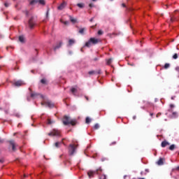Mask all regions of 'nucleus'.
Masks as SVG:
<instances>
[{"label":"nucleus","mask_w":179,"mask_h":179,"mask_svg":"<svg viewBox=\"0 0 179 179\" xmlns=\"http://www.w3.org/2000/svg\"><path fill=\"white\" fill-rule=\"evenodd\" d=\"M127 177V175L124 176V179H126Z\"/></svg>","instance_id":"6e6d98bb"},{"label":"nucleus","mask_w":179,"mask_h":179,"mask_svg":"<svg viewBox=\"0 0 179 179\" xmlns=\"http://www.w3.org/2000/svg\"><path fill=\"white\" fill-rule=\"evenodd\" d=\"M76 150V148H75L73 144H70V145H69V155H70V156H73Z\"/></svg>","instance_id":"39448f33"},{"label":"nucleus","mask_w":179,"mask_h":179,"mask_svg":"<svg viewBox=\"0 0 179 179\" xmlns=\"http://www.w3.org/2000/svg\"><path fill=\"white\" fill-rule=\"evenodd\" d=\"M77 6L80 8H85V3H77Z\"/></svg>","instance_id":"5701e85b"},{"label":"nucleus","mask_w":179,"mask_h":179,"mask_svg":"<svg viewBox=\"0 0 179 179\" xmlns=\"http://www.w3.org/2000/svg\"><path fill=\"white\" fill-rule=\"evenodd\" d=\"M24 13L26 14L27 16L29 15V11L28 10L24 11Z\"/></svg>","instance_id":"37998d69"},{"label":"nucleus","mask_w":179,"mask_h":179,"mask_svg":"<svg viewBox=\"0 0 179 179\" xmlns=\"http://www.w3.org/2000/svg\"><path fill=\"white\" fill-rule=\"evenodd\" d=\"M65 25H67V24H69V22H67V21H66V22H63Z\"/></svg>","instance_id":"49530a36"},{"label":"nucleus","mask_w":179,"mask_h":179,"mask_svg":"<svg viewBox=\"0 0 179 179\" xmlns=\"http://www.w3.org/2000/svg\"><path fill=\"white\" fill-rule=\"evenodd\" d=\"M66 1H63L62 3H61L58 7L57 9L59 10H62V9H64L65 7H66Z\"/></svg>","instance_id":"9b49d317"},{"label":"nucleus","mask_w":179,"mask_h":179,"mask_svg":"<svg viewBox=\"0 0 179 179\" xmlns=\"http://www.w3.org/2000/svg\"><path fill=\"white\" fill-rule=\"evenodd\" d=\"M150 117H152L154 115V113H150Z\"/></svg>","instance_id":"bf43d9fd"},{"label":"nucleus","mask_w":179,"mask_h":179,"mask_svg":"<svg viewBox=\"0 0 179 179\" xmlns=\"http://www.w3.org/2000/svg\"><path fill=\"white\" fill-rule=\"evenodd\" d=\"M111 62H112L111 59H107V65H110L111 64Z\"/></svg>","instance_id":"473e14b6"},{"label":"nucleus","mask_w":179,"mask_h":179,"mask_svg":"<svg viewBox=\"0 0 179 179\" xmlns=\"http://www.w3.org/2000/svg\"><path fill=\"white\" fill-rule=\"evenodd\" d=\"M38 96V93H36V92L31 94V97L32 99H35V98H36V96Z\"/></svg>","instance_id":"b1692460"},{"label":"nucleus","mask_w":179,"mask_h":179,"mask_svg":"<svg viewBox=\"0 0 179 179\" xmlns=\"http://www.w3.org/2000/svg\"><path fill=\"white\" fill-rule=\"evenodd\" d=\"M101 173H103V169L101 168H99L94 171H90L87 172V176H89V178H93L94 174L100 175Z\"/></svg>","instance_id":"f03ea898"},{"label":"nucleus","mask_w":179,"mask_h":179,"mask_svg":"<svg viewBox=\"0 0 179 179\" xmlns=\"http://www.w3.org/2000/svg\"><path fill=\"white\" fill-rule=\"evenodd\" d=\"M160 115H162V113H158L157 114V118H158Z\"/></svg>","instance_id":"a19ab883"},{"label":"nucleus","mask_w":179,"mask_h":179,"mask_svg":"<svg viewBox=\"0 0 179 179\" xmlns=\"http://www.w3.org/2000/svg\"><path fill=\"white\" fill-rule=\"evenodd\" d=\"M176 145L175 144H172L169 148V150H171V151H173L174 149H176Z\"/></svg>","instance_id":"4be33fe9"},{"label":"nucleus","mask_w":179,"mask_h":179,"mask_svg":"<svg viewBox=\"0 0 179 179\" xmlns=\"http://www.w3.org/2000/svg\"><path fill=\"white\" fill-rule=\"evenodd\" d=\"M94 62L99 61V57H95V58H94Z\"/></svg>","instance_id":"79ce46f5"},{"label":"nucleus","mask_w":179,"mask_h":179,"mask_svg":"<svg viewBox=\"0 0 179 179\" xmlns=\"http://www.w3.org/2000/svg\"><path fill=\"white\" fill-rule=\"evenodd\" d=\"M176 20V18H173V17L170 18V22H173Z\"/></svg>","instance_id":"e433bc0d"},{"label":"nucleus","mask_w":179,"mask_h":179,"mask_svg":"<svg viewBox=\"0 0 179 179\" xmlns=\"http://www.w3.org/2000/svg\"><path fill=\"white\" fill-rule=\"evenodd\" d=\"M93 21H94V17L90 18V22H92Z\"/></svg>","instance_id":"8fccbe9b"},{"label":"nucleus","mask_w":179,"mask_h":179,"mask_svg":"<svg viewBox=\"0 0 179 179\" xmlns=\"http://www.w3.org/2000/svg\"><path fill=\"white\" fill-rule=\"evenodd\" d=\"M62 143H63V141L61 142H57V143H54V147H55L56 148H60V146L62 145Z\"/></svg>","instance_id":"2eb2a0df"},{"label":"nucleus","mask_w":179,"mask_h":179,"mask_svg":"<svg viewBox=\"0 0 179 179\" xmlns=\"http://www.w3.org/2000/svg\"><path fill=\"white\" fill-rule=\"evenodd\" d=\"M147 175V173L141 172V176H145Z\"/></svg>","instance_id":"ea45409f"},{"label":"nucleus","mask_w":179,"mask_h":179,"mask_svg":"<svg viewBox=\"0 0 179 179\" xmlns=\"http://www.w3.org/2000/svg\"><path fill=\"white\" fill-rule=\"evenodd\" d=\"M94 128L95 130H98L99 128V125L98 123L95 124L94 126Z\"/></svg>","instance_id":"cd10ccee"},{"label":"nucleus","mask_w":179,"mask_h":179,"mask_svg":"<svg viewBox=\"0 0 179 179\" xmlns=\"http://www.w3.org/2000/svg\"><path fill=\"white\" fill-rule=\"evenodd\" d=\"M173 59H177L178 58V55L177 53H175L174 55L173 56Z\"/></svg>","instance_id":"7c9ffc66"},{"label":"nucleus","mask_w":179,"mask_h":179,"mask_svg":"<svg viewBox=\"0 0 179 179\" xmlns=\"http://www.w3.org/2000/svg\"><path fill=\"white\" fill-rule=\"evenodd\" d=\"M176 71L179 73V67L176 68Z\"/></svg>","instance_id":"4d7b16f0"},{"label":"nucleus","mask_w":179,"mask_h":179,"mask_svg":"<svg viewBox=\"0 0 179 179\" xmlns=\"http://www.w3.org/2000/svg\"><path fill=\"white\" fill-rule=\"evenodd\" d=\"M176 171H179V166H177V168H176Z\"/></svg>","instance_id":"052dcab7"},{"label":"nucleus","mask_w":179,"mask_h":179,"mask_svg":"<svg viewBox=\"0 0 179 179\" xmlns=\"http://www.w3.org/2000/svg\"><path fill=\"white\" fill-rule=\"evenodd\" d=\"M94 27H95V26H92V29H94Z\"/></svg>","instance_id":"69168bd1"},{"label":"nucleus","mask_w":179,"mask_h":179,"mask_svg":"<svg viewBox=\"0 0 179 179\" xmlns=\"http://www.w3.org/2000/svg\"><path fill=\"white\" fill-rule=\"evenodd\" d=\"M48 135L49 136H60V132L59 131L57 130V129H53L52 131H51V132H49L48 134Z\"/></svg>","instance_id":"423d86ee"},{"label":"nucleus","mask_w":179,"mask_h":179,"mask_svg":"<svg viewBox=\"0 0 179 179\" xmlns=\"http://www.w3.org/2000/svg\"><path fill=\"white\" fill-rule=\"evenodd\" d=\"M7 143L8 145L9 148H12L13 152L16 151L17 145L13 140H10V141H7Z\"/></svg>","instance_id":"20e7f679"},{"label":"nucleus","mask_w":179,"mask_h":179,"mask_svg":"<svg viewBox=\"0 0 179 179\" xmlns=\"http://www.w3.org/2000/svg\"><path fill=\"white\" fill-rule=\"evenodd\" d=\"M116 144H117L116 141H113V142H112V143L110 144V146H113V145H115Z\"/></svg>","instance_id":"c9c22d12"},{"label":"nucleus","mask_w":179,"mask_h":179,"mask_svg":"<svg viewBox=\"0 0 179 179\" xmlns=\"http://www.w3.org/2000/svg\"><path fill=\"white\" fill-rule=\"evenodd\" d=\"M88 73H89L90 76L101 75V70H98V71H90Z\"/></svg>","instance_id":"1a4fd4ad"},{"label":"nucleus","mask_w":179,"mask_h":179,"mask_svg":"<svg viewBox=\"0 0 179 179\" xmlns=\"http://www.w3.org/2000/svg\"><path fill=\"white\" fill-rule=\"evenodd\" d=\"M90 148H91V146H90V145H88V146L87 147V149L85 150V154H86V152H87V149H90Z\"/></svg>","instance_id":"58836bf2"},{"label":"nucleus","mask_w":179,"mask_h":179,"mask_svg":"<svg viewBox=\"0 0 179 179\" xmlns=\"http://www.w3.org/2000/svg\"><path fill=\"white\" fill-rule=\"evenodd\" d=\"M5 7L8 8L9 6H10V3H4Z\"/></svg>","instance_id":"4c0bfd02"},{"label":"nucleus","mask_w":179,"mask_h":179,"mask_svg":"<svg viewBox=\"0 0 179 179\" xmlns=\"http://www.w3.org/2000/svg\"><path fill=\"white\" fill-rule=\"evenodd\" d=\"M63 124H64L65 126L67 125H72V126H75L76 124V120H70V117L67 115H65L63 117V120H62Z\"/></svg>","instance_id":"f257e3e1"},{"label":"nucleus","mask_w":179,"mask_h":179,"mask_svg":"<svg viewBox=\"0 0 179 179\" xmlns=\"http://www.w3.org/2000/svg\"><path fill=\"white\" fill-rule=\"evenodd\" d=\"M52 123H55V121H52L50 119H48V124L49 125L52 124Z\"/></svg>","instance_id":"c85d7f7f"},{"label":"nucleus","mask_w":179,"mask_h":179,"mask_svg":"<svg viewBox=\"0 0 179 179\" xmlns=\"http://www.w3.org/2000/svg\"><path fill=\"white\" fill-rule=\"evenodd\" d=\"M89 6L90 8H93V3H90Z\"/></svg>","instance_id":"09e8293b"},{"label":"nucleus","mask_w":179,"mask_h":179,"mask_svg":"<svg viewBox=\"0 0 179 179\" xmlns=\"http://www.w3.org/2000/svg\"><path fill=\"white\" fill-rule=\"evenodd\" d=\"M4 162V159H0V163L3 164Z\"/></svg>","instance_id":"c03bdc74"},{"label":"nucleus","mask_w":179,"mask_h":179,"mask_svg":"<svg viewBox=\"0 0 179 179\" xmlns=\"http://www.w3.org/2000/svg\"><path fill=\"white\" fill-rule=\"evenodd\" d=\"M89 42H90L91 43H92L94 45H96V44L99 43V39H96L94 38H90V40H89Z\"/></svg>","instance_id":"9d476101"},{"label":"nucleus","mask_w":179,"mask_h":179,"mask_svg":"<svg viewBox=\"0 0 179 179\" xmlns=\"http://www.w3.org/2000/svg\"><path fill=\"white\" fill-rule=\"evenodd\" d=\"M80 51L83 52V48L80 49Z\"/></svg>","instance_id":"0e129e2a"},{"label":"nucleus","mask_w":179,"mask_h":179,"mask_svg":"<svg viewBox=\"0 0 179 179\" xmlns=\"http://www.w3.org/2000/svg\"><path fill=\"white\" fill-rule=\"evenodd\" d=\"M70 21L72 23H76V19L72 17L71 16H70Z\"/></svg>","instance_id":"a878e982"},{"label":"nucleus","mask_w":179,"mask_h":179,"mask_svg":"<svg viewBox=\"0 0 179 179\" xmlns=\"http://www.w3.org/2000/svg\"><path fill=\"white\" fill-rule=\"evenodd\" d=\"M133 119H134V120H136V116H134V117H133Z\"/></svg>","instance_id":"e2e57ef3"},{"label":"nucleus","mask_w":179,"mask_h":179,"mask_svg":"<svg viewBox=\"0 0 179 179\" xmlns=\"http://www.w3.org/2000/svg\"><path fill=\"white\" fill-rule=\"evenodd\" d=\"M169 66H170V64H169V63H166V64H164V69H169Z\"/></svg>","instance_id":"c756f323"},{"label":"nucleus","mask_w":179,"mask_h":179,"mask_svg":"<svg viewBox=\"0 0 179 179\" xmlns=\"http://www.w3.org/2000/svg\"><path fill=\"white\" fill-rule=\"evenodd\" d=\"M68 43H69L68 45L69 47H71V46H72L73 45L75 44V40L74 39H70V40H69Z\"/></svg>","instance_id":"dca6fc26"},{"label":"nucleus","mask_w":179,"mask_h":179,"mask_svg":"<svg viewBox=\"0 0 179 179\" xmlns=\"http://www.w3.org/2000/svg\"><path fill=\"white\" fill-rule=\"evenodd\" d=\"M99 179H106V175H102V176H99Z\"/></svg>","instance_id":"72a5a7b5"},{"label":"nucleus","mask_w":179,"mask_h":179,"mask_svg":"<svg viewBox=\"0 0 179 179\" xmlns=\"http://www.w3.org/2000/svg\"><path fill=\"white\" fill-rule=\"evenodd\" d=\"M38 4L41 5V6H45L46 4V2L45 0H39Z\"/></svg>","instance_id":"6ab92c4d"},{"label":"nucleus","mask_w":179,"mask_h":179,"mask_svg":"<svg viewBox=\"0 0 179 179\" xmlns=\"http://www.w3.org/2000/svg\"><path fill=\"white\" fill-rule=\"evenodd\" d=\"M24 82L22 80H17V81H14L13 83V85H14V87H21L22 85H24Z\"/></svg>","instance_id":"6e6552de"},{"label":"nucleus","mask_w":179,"mask_h":179,"mask_svg":"<svg viewBox=\"0 0 179 179\" xmlns=\"http://www.w3.org/2000/svg\"><path fill=\"white\" fill-rule=\"evenodd\" d=\"M175 98H176V96H172L171 100H174Z\"/></svg>","instance_id":"13d9d810"},{"label":"nucleus","mask_w":179,"mask_h":179,"mask_svg":"<svg viewBox=\"0 0 179 179\" xmlns=\"http://www.w3.org/2000/svg\"><path fill=\"white\" fill-rule=\"evenodd\" d=\"M145 173H149V169H145Z\"/></svg>","instance_id":"3c124183"},{"label":"nucleus","mask_w":179,"mask_h":179,"mask_svg":"<svg viewBox=\"0 0 179 179\" xmlns=\"http://www.w3.org/2000/svg\"><path fill=\"white\" fill-rule=\"evenodd\" d=\"M103 32L102 30H99V31L97 32V34H99V36H101L103 35Z\"/></svg>","instance_id":"2f4dec72"},{"label":"nucleus","mask_w":179,"mask_h":179,"mask_svg":"<svg viewBox=\"0 0 179 179\" xmlns=\"http://www.w3.org/2000/svg\"><path fill=\"white\" fill-rule=\"evenodd\" d=\"M41 105L48 106L49 108H55V104L50 101H44V103H41Z\"/></svg>","instance_id":"0eeeda50"},{"label":"nucleus","mask_w":179,"mask_h":179,"mask_svg":"<svg viewBox=\"0 0 179 179\" xmlns=\"http://www.w3.org/2000/svg\"><path fill=\"white\" fill-rule=\"evenodd\" d=\"M38 2H39V0H31V1L29 2V5L33 6V5H34V4L38 3Z\"/></svg>","instance_id":"f3484780"},{"label":"nucleus","mask_w":179,"mask_h":179,"mask_svg":"<svg viewBox=\"0 0 179 179\" xmlns=\"http://www.w3.org/2000/svg\"><path fill=\"white\" fill-rule=\"evenodd\" d=\"M85 31H86L85 28H80L79 30V34L81 35H84Z\"/></svg>","instance_id":"aec40b11"},{"label":"nucleus","mask_w":179,"mask_h":179,"mask_svg":"<svg viewBox=\"0 0 179 179\" xmlns=\"http://www.w3.org/2000/svg\"><path fill=\"white\" fill-rule=\"evenodd\" d=\"M91 43L87 41V42H85V46L87 47V48H90L91 46Z\"/></svg>","instance_id":"bb28decb"},{"label":"nucleus","mask_w":179,"mask_h":179,"mask_svg":"<svg viewBox=\"0 0 179 179\" xmlns=\"http://www.w3.org/2000/svg\"><path fill=\"white\" fill-rule=\"evenodd\" d=\"M85 99H87V101H89V98L87 96H85Z\"/></svg>","instance_id":"5fc2aeb1"},{"label":"nucleus","mask_w":179,"mask_h":179,"mask_svg":"<svg viewBox=\"0 0 179 179\" xmlns=\"http://www.w3.org/2000/svg\"><path fill=\"white\" fill-rule=\"evenodd\" d=\"M164 158H159V159H158V161L157 162V164L158 166H163L164 165Z\"/></svg>","instance_id":"f8f14e48"},{"label":"nucleus","mask_w":179,"mask_h":179,"mask_svg":"<svg viewBox=\"0 0 179 179\" xmlns=\"http://www.w3.org/2000/svg\"><path fill=\"white\" fill-rule=\"evenodd\" d=\"M138 179H144V178H138Z\"/></svg>","instance_id":"338daca9"},{"label":"nucleus","mask_w":179,"mask_h":179,"mask_svg":"<svg viewBox=\"0 0 179 179\" xmlns=\"http://www.w3.org/2000/svg\"><path fill=\"white\" fill-rule=\"evenodd\" d=\"M41 83L43 84V85H48V80H47V78H43L41 80Z\"/></svg>","instance_id":"ddd939ff"},{"label":"nucleus","mask_w":179,"mask_h":179,"mask_svg":"<svg viewBox=\"0 0 179 179\" xmlns=\"http://www.w3.org/2000/svg\"><path fill=\"white\" fill-rule=\"evenodd\" d=\"M122 7L125 8L126 7L125 3H122Z\"/></svg>","instance_id":"603ef678"},{"label":"nucleus","mask_w":179,"mask_h":179,"mask_svg":"<svg viewBox=\"0 0 179 179\" xmlns=\"http://www.w3.org/2000/svg\"><path fill=\"white\" fill-rule=\"evenodd\" d=\"M91 122V119L89 117H87V118H85V124H89Z\"/></svg>","instance_id":"393cba45"},{"label":"nucleus","mask_w":179,"mask_h":179,"mask_svg":"<svg viewBox=\"0 0 179 179\" xmlns=\"http://www.w3.org/2000/svg\"><path fill=\"white\" fill-rule=\"evenodd\" d=\"M36 24V20L35 17H31V18L29 19L28 21V26L29 29H33Z\"/></svg>","instance_id":"7ed1b4c3"},{"label":"nucleus","mask_w":179,"mask_h":179,"mask_svg":"<svg viewBox=\"0 0 179 179\" xmlns=\"http://www.w3.org/2000/svg\"><path fill=\"white\" fill-rule=\"evenodd\" d=\"M170 108H174V105L173 104H170Z\"/></svg>","instance_id":"864d4df0"},{"label":"nucleus","mask_w":179,"mask_h":179,"mask_svg":"<svg viewBox=\"0 0 179 179\" xmlns=\"http://www.w3.org/2000/svg\"><path fill=\"white\" fill-rule=\"evenodd\" d=\"M62 41L59 42V44L56 45L55 48H54V51H56L59 48H62Z\"/></svg>","instance_id":"a211bd4d"},{"label":"nucleus","mask_w":179,"mask_h":179,"mask_svg":"<svg viewBox=\"0 0 179 179\" xmlns=\"http://www.w3.org/2000/svg\"><path fill=\"white\" fill-rule=\"evenodd\" d=\"M24 178H26V175H24Z\"/></svg>","instance_id":"774afa93"},{"label":"nucleus","mask_w":179,"mask_h":179,"mask_svg":"<svg viewBox=\"0 0 179 179\" xmlns=\"http://www.w3.org/2000/svg\"><path fill=\"white\" fill-rule=\"evenodd\" d=\"M172 115H173L174 117H176L177 113L176 112H173V113H172Z\"/></svg>","instance_id":"a18cd8bd"},{"label":"nucleus","mask_w":179,"mask_h":179,"mask_svg":"<svg viewBox=\"0 0 179 179\" xmlns=\"http://www.w3.org/2000/svg\"><path fill=\"white\" fill-rule=\"evenodd\" d=\"M0 143H3V140H0Z\"/></svg>","instance_id":"680f3d73"},{"label":"nucleus","mask_w":179,"mask_h":179,"mask_svg":"<svg viewBox=\"0 0 179 179\" xmlns=\"http://www.w3.org/2000/svg\"><path fill=\"white\" fill-rule=\"evenodd\" d=\"M49 10H48V11L46 12V17L48 18V13H49Z\"/></svg>","instance_id":"de8ad7c7"},{"label":"nucleus","mask_w":179,"mask_h":179,"mask_svg":"<svg viewBox=\"0 0 179 179\" xmlns=\"http://www.w3.org/2000/svg\"><path fill=\"white\" fill-rule=\"evenodd\" d=\"M19 41L21 42L22 43H24L25 42V38H24L23 36H19Z\"/></svg>","instance_id":"412c9836"},{"label":"nucleus","mask_w":179,"mask_h":179,"mask_svg":"<svg viewBox=\"0 0 179 179\" xmlns=\"http://www.w3.org/2000/svg\"><path fill=\"white\" fill-rule=\"evenodd\" d=\"M170 143L167 141H163L162 143V148H166L167 145H169Z\"/></svg>","instance_id":"4468645a"},{"label":"nucleus","mask_w":179,"mask_h":179,"mask_svg":"<svg viewBox=\"0 0 179 179\" xmlns=\"http://www.w3.org/2000/svg\"><path fill=\"white\" fill-rule=\"evenodd\" d=\"M77 90L75 88H72L71 89V92H72L73 94H74L75 92H76Z\"/></svg>","instance_id":"f704fd0d"}]
</instances>
